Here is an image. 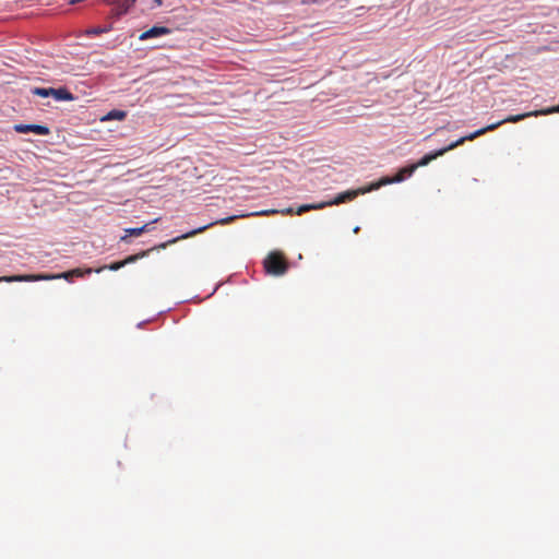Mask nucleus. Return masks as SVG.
<instances>
[{
  "instance_id": "6ab92c4d",
  "label": "nucleus",
  "mask_w": 559,
  "mask_h": 559,
  "mask_svg": "<svg viewBox=\"0 0 559 559\" xmlns=\"http://www.w3.org/2000/svg\"><path fill=\"white\" fill-rule=\"evenodd\" d=\"M554 107H555V109H557V112H559V105L554 106Z\"/></svg>"
},
{
  "instance_id": "f257e3e1",
  "label": "nucleus",
  "mask_w": 559,
  "mask_h": 559,
  "mask_svg": "<svg viewBox=\"0 0 559 559\" xmlns=\"http://www.w3.org/2000/svg\"><path fill=\"white\" fill-rule=\"evenodd\" d=\"M233 221H234V217L230 216V217H226V218L219 219L217 222L209 223V224H206L204 226H201V227L195 228L193 230H190V231H188V233H186L183 235H180V236L175 237V238H173L170 240H167L166 242H162V243H159L158 246H155L152 249L144 250V251H141V252L136 253V254L129 255V257H127L122 261H117V262H114V263H111L109 265H103V266L96 269L95 272L96 273H100L102 271H104L106 269H108L110 271H118L121 267L126 266L127 264L133 263V262H135V261H138V260H140V259H142V258H144L146 255H148V253L152 250H155V249L156 250H158V249H166L170 245H174V243H176V242H178L180 240H183V239H188V238L194 237L195 235L205 231L206 229H209L210 227L214 226L215 224L225 225V224H228V223H230Z\"/></svg>"
},
{
  "instance_id": "f8f14e48",
  "label": "nucleus",
  "mask_w": 559,
  "mask_h": 559,
  "mask_svg": "<svg viewBox=\"0 0 559 559\" xmlns=\"http://www.w3.org/2000/svg\"><path fill=\"white\" fill-rule=\"evenodd\" d=\"M127 117V112L124 110L114 109L106 114L102 121H110V120H124Z\"/></svg>"
},
{
  "instance_id": "7ed1b4c3",
  "label": "nucleus",
  "mask_w": 559,
  "mask_h": 559,
  "mask_svg": "<svg viewBox=\"0 0 559 559\" xmlns=\"http://www.w3.org/2000/svg\"><path fill=\"white\" fill-rule=\"evenodd\" d=\"M551 114H557V109H555L554 106L545 108V109L533 110V111L520 114V115H511V116H508L507 118H504V119H502L500 121H497V122L491 123V124H489L487 127L478 129V130H476L473 133H469L467 135V139L473 141L476 138L485 134L488 131L496 130L498 127H500V126H502L503 123H507V122L515 123V122H519V121H521V120H523L525 118H528V117L547 116V115H551Z\"/></svg>"
},
{
  "instance_id": "423d86ee",
  "label": "nucleus",
  "mask_w": 559,
  "mask_h": 559,
  "mask_svg": "<svg viewBox=\"0 0 559 559\" xmlns=\"http://www.w3.org/2000/svg\"><path fill=\"white\" fill-rule=\"evenodd\" d=\"M369 190L370 189H368V190H348V191L338 193L333 200L324 201L322 203L325 204V207L326 206H332V205H338L341 203H345V202L352 201L359 193H364V192L369 191Z\"/></svg>"
},
{
  "instance_id": "a211bd4d",
  "label": "nucleus",
  "mask_w": 559,
  "mask_h": 559,
  "mask_svg": "<svg viewBox=\"0 0 559 559\" xmlns=\"http://www.w3.org/2000/svg\"><path fill=\"white\" fill-rule=\"evenodd\" d=\"M358 231H359V227L357 226L354 228V233L357 234Z\"/></svg>"
},
{
  "instance_id": "0eeeda50",
  "label": "nucleus",
  "mask_w": 559,
  "mask_h": 559,
  "mask_svg": "<svg viewBox=\"0 0 559 559\" xmlns=\"http://www.w3.org/2000/svg\"><path fill=\"white\" fill-rule=\"evenodd\" d=\"M13 129L17 133L34 132V133L39 134V135H48L50 133L49 128L46 127V126H41V124H23V123H19V124H14Z\"/></svg>"
},
{
  "instance_id": "4468645a",
  "label": "nucleus",
  "mask_w": 559,
  "mask_h": 559,
  "mask_svg": "<svg viewBox=\"0 0 559 559\" xmlns=\"http://www.w3.org/2000/svg\"><path fill=\"white\" fill-rule=\"evenodd\" d=\"M402 181V177L401 176H394V177H383L377 185H374L371 189H377L381 186H384V185H390V183H395V182H401Z\"/></svg>"
},
{
  "instance_id": "20e7f679",
  "label": "nucleus",
  "mask_w": 559,
  "mask_h": 559,
  "mask_svg": "<svg viewBox=\"0 0 559 559\" xmlns=\"http://www.w3.org/2000/svg\"><path fill=\"white\" fill-rule=\"evenodd\" d=\"M264 269L267 274L281 276L288 270V264L281 252L274 251L265 258Z\"/></svg>"
},
{
  "instance_id": "dca6fc26",
  "label": "nucleus",
  "mask_w": 559,
  "mask_h": 559,
  "mask_svg": "<svg viewBox=\"0 0 559 559\" xmlns=\"http://www.w3.org/2000/svg\"><path fill=\"white\" fill-rule=\"evenodd\" d=\"M415 170H416V166H414V164H412L409 166L401 168L395 176H401L402 181H403L406 177H411Z\"/></svg>"
},
{
  "instance_id": "1a4fd4ad",
  "label": "nucleus",
  "mask_w": 559,
  "mask_h": 559,
  "mask_svg": "<svg viewBox=\"0 0 559 559\" xmlns=\"http://www.w3.org/2000/svg\"><path fill=\"white\" fill-rule=\"evenodd\" d=\"M325 207V204H323L322 202L320 203H312V204H304V205H300L296 211L293 209V207H287L285 210H282L281 213L284 214V215H301L308 211H311V210H322Z\"/></svg>"
},
{
  "instance_id": "f3484780",
  "label": "nucleus",
  "mask_w": 559,
  "mask_h": 559,
  "mask_svg": "<svg viewBox=\"0 0 559 559\" xmlns=\"http://www.w3.org/2000/svg\"><path fill=\"white\" fill-rule=\"evenodd\" d=\"M111 29V26H107V27H92L90 29L86 31V34L87 35H93V36H97V35H100V34H104V33H107Z\"/></svg>"
},
{
  "instance_id": "2eb2a0df",
  "label": "nucleus",
  "mask_w": 559,
  "mask_h": 559,
  "mask_svg": "<svg viewBox=\"0 0 559 559\" xmlns=\"http://www.w3.org/2000/svg\"><path fill=\"white\" fill-rule=\"evenodd\" d=\"M53 93H55V88H52V87H48V88L35 87L33 90V94L40 96V97H49V96H52Z\"/></svg>"
},
{
  "instance_id": "9b49d317",
  "label": "nucleus",
  "mask_w": 559,
  "mask_h": 559,
  "mask_svg": "<svg viewBox=\"0 0 559 559\" xmlns=\"http://www.w3.org/2000/svg\"><path fill=\"white\" fill-rule=\"evenodd\" d=\"M158 221H159V218H155L151 223H147L141 227L124 229L126 235L123 237H121V241H126L129 236L139 237L143 233L150 231L151 225L157 223Z\"/></svg>"
},
{
  "instance_id": "ddd939ff",
  "label": "nucleus",
  "mask_w": 559,
  "mask_h": 559,
  "mask_svg": "<svg viewBox=\"0 0 559 559\" xmlns=\"http://www.w3.org/2000/svg\"><path fill=\"white\" fill-rule=\"evenodd\" d=\"M52 97L57 100H72L73 95L64 87L61 88H55V93L52 94Z\"/></svg>"
},
{
  "instance_id": "6e6552de",
  "label": "nucleus",
  "mask_w": 559,
  "mask_h": 559,
  "mask_svg": "<svg viewBox=\"0 0 559 559\" xmlns=\"http://www.w3.org/2000/svg\"><path fill=\"white\" fill-rule=\"evenodd\" d=\"M105 2L114 7V13L116 16H120L133 7L135 0H105Z\"/></svg>"
},
{
  "instance_id": "f03ea898",
  "label": "nucleus",
  "mask_w": 559,
  "mask_h": 559,
  "mask_svg": "<svg viewBox=\"0 0 559 559\" xmlns=\"http://www.w3.org/2000/svg\"><path fill=\"white\" fill-rule=\"evenodd\" d=\"M93 269H73L59 274H22V275H11V276H1L0 283H13V282H40V281H52L63 278L66 281H72L73 277H83L87 274H91Z\"/></svg>"
},
{
  "instance_id": "9d476101",
  "label": "nucleus",
  "mask_w": 559,
  "mask_h": 559,
  "mask_svg": "<svg viewBox=\"0 0 559 559\" xmlns=\"http://www.w3.org/2000/svg\"><path fill=\"white\" fill-rule=\"evenodd\" d=\"M170 34V29L165 26H153L152 28L143 32L140 36V40H146L154 37H159Z\"/></svg>"
},
{
  "instance_id": "39448f33",
  "label": "nucleus",
  "mask_w": 559,
  "mask_h": 559,
  "mask_svg": "<svg viewBox=\"0 0 559 559\" xmlns=\"http://www.w3.org/2000/svg\"><path fill=\"white\" fill-rule=\"evenodd\" d=\"M466 141H469L467 139V135L465 136H462L460 138L459 140H456L455 142L449 144L448 146L443 147V148H440L436 152H431V153H428L426 154L425 156H423L416 164H414V166H416V169L418 167H423V166H426L428 165L430 162H432L433 159H436L437 157L439 156H442L444 155L447 152L451 151V150H454L455 147L464 144Z\"/></svg>"
}]
</instances>
